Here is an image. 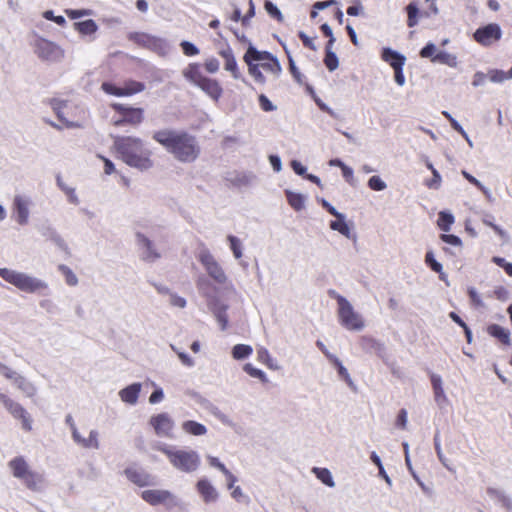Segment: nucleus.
<instances>
[{
    "label": "nucleus",
    "instance_id": "f257e3e1",
    "mask_svg": "<svg viewBox=\"0 0 512 512\" xmlns=\"http://www.w3.org/2000/svg\"><path fill=\"white\" fill-rule=\"evenodd\" d=\"M152 138L182 163L194 162L201 152L196 137L185 131L163 129L154 132Z\"/></svg>",
    "mask_w": 512,
    "mask_h": 512
},
{
    "label": "nucleus",
    "instance_id": "f03ea898",
    "mask_svg": "<svg viewBox=\"0 0 512 512\" xmlns=\"http://www.w3.org/2000/svg\"><path fill=\"white\" fill-rule=\"evenodd\" d=\"M113 145L122 161L128 166L140 171H146L153 167L152 151L141 138L115 136Z\"/></svg>",
    "mask_w": 512,
    "mask_h": 512
},
{
    "label": "nucleus",
    "instance_id": "7ed1b4c3",
    "mask_svg": "<svg viewBox=\"0 0 512 512\" xmlns=\"http://www.w3.org/2000/svg\"><path fill=\"white\" fill-rule=\"evenodd\" d=\"M156 449L162 452L168 459L171 466L179 472L192 474L201 465L199 453L190 448H178L164 443L158 444Z\"/></svg>",
    "mask_w": 512,
    "mask_h": 512
},
{
    "label": "nucleus",
    "instance_id": "20e7f679",
    "mask_svg": "<svg viewBox=\"0 0 512 512\" xmlns=\"http://www.w3.org/2000/svg\"><path fill=\"white\" fill-rule=\"evenodd\" d=\"M0 277L25 293H46L49 289L44 280L9 268H0Z\"/></svg>",
    "mask_w": 512,
    "mask_h": 512
},
{
    "label": "nucleus",
    "instance_id": "39448f33",
    "mask_svg": "<svg viewBox=\"0 0 512 512\" xmlns=\"http://www.w3.org/2000/svg\"><path fill=\"white\" fill-rule=\"evenodd\" d=\"M13 477L21 481L28 489L40 491L45 486L42 474L31 469L28 462L22 456L11 459L7 464Z\"/></svg>",
    "mask_w": 512,
    "mask_h": 512
},
{
    "label": "nucleus",
    "instance_id": "423d86ee",
    "mask_svg": "<svg viewBox=\"0 0 512 512\" xmlns=\"http://www.w3.org/2000/svg\"><path fill=\"white\" fill-rule=\"evenodd\" d=\"M333 297L337 301V319L339 324L348 331H362L366 327L363 315L356 311L351 302L344 296L333 292Z\"/></svg>",
    "mask_w": 512,
    "mask_h": 512
},
{
    "label": "nucleus",
    "instance_id": "0eeeda50",
    "mask_svg": "<svg viewBox=\"0 0 512 512\" xmlns=\"http://www.w3.org/2000/svg\"><path fill=\"white\" fill-rule=\"evenodd\" d=\"M197 258L211 279L221 285L227 282L228 277L224 269L208 248H200Z\"/></svg>",
    "mask_w": 512,
    "mask_h": 512
},
{
    "label": "nucleus",
    "instance_id": "6e6552de",
    "mask_svg": "<svg viewBox=\"0 0 512 512\" xmlns=\"http://www.w3.org/2000/svg\"><path fill=\"white\" fill-rule=\"evenodd\" d=\"M34 52L43 61L60 62L64 58V50L55 42L37 37L34 41Z\"/></svg>",
    "mask_w": 512,
    "mask_h": 512
},
{
    "label": "nucleus",
    "instance_id": "1a4fd4ad",
    "mask_svg": "<svg viewBox=\"0 0 512 512\" xmlns=\"http://www.w3.org/2000/svg\"><path fill=\"white\" fill-rule=\"evenodd\" d=\"M0 403L14 419L21 422L22 429L25 431H30L32 429V418L20 403L14 401L3 393H0Z\"/></svg>",
    "mask_w": 512,
    "mask_h": 512
},
{
    "label": "nucleus",
    "instance_id": "9d476101",
    "mask_svg": "<svg viewBox=\"0 0 512 512\" xmlns=\"http://www.w3.org/2000/svg\"><path fill=\"white\" fill-rule=\"evenodd\" d=\"M32 206L33 200L31 196L24 193L14 195L12 210L17 224L25 226L29 223Z\"/></svg>",
    "mask_w": 512,
    "mask_h": 512
},
{
    "label": "nucleus",
    "instance_id": "9b49d317",
    "mask_svg": "<svg viewBox=\"0 0 512 512\" xmlns=\"http://www.w3.org/2000/svg\"><path fill=\"white\" fill-rule=\"evenodd\" d=\"M141 498L152 506L165 505L171 508L178 505L177 497L165 489L144 490L141 492Z\"/></svg>",
    "mask_w": 512,
    "mask_h": 512
},
{
    "label": "nucleus",
    "instance_id": "f8f14e48",
    "mask_svg": "<svg viewBox=\"0 0 512 512\" xmlns=\"http://www.w3.org/2000/svg\"><path fill=\"white\" fill-rule=\"evenodd\" d=\"M102 89L107 94L114 95L117 97H124L132 96L134 94L144 91L145 84L135 80H128L124 82L122 87H117L112 83L104 82L102 84Z\"/></svg>",
    "mask_w": 512,
    "mask_h": 512
},
{
    "label": "nucleus",
    "instance_id": "ddd939ff",
    "mask_svg": "<svg viewBox=\"0 0 512 512\" xmlns=\"http://www.w3.org/2000/svg\"><path fill=\"white\" fill-rule=\"evenodd\" d=\"M502 37L501 27L496 23H490L478 28L474 34V40L482 46L488 47Z\"/></svg>",
    "mask_w": 512,
    "mask_h": 512
},
{
    "label": "nucleus",
    "instance_id": "4468645a",
    "mask_svg": "<svg viewBox=\"0 0 512 512\" xmlns=\"http://www.w3.org/2000/svg\"><path fill=\"white\" fill-rule=\"evenodd\" d=\"M150 426L159 437L172 438L175 427L174 420L168 413H159L149 420Z\"/></svg>",
    "mask_w": 512,
    "mask_h": 512
},
{
    "label": "nucleus",
    "instance_id": "2eb2a0df",
    "mask_svg": "<svg viewBox=\"0 0 512 512\" xmlns=\"http://www.w3.org/2000/svg\"><path fill=\"white\" fill-rule=\"evenodd\" d=\"M113 108L121 114V118L114 120V125L119 127L125 123L139 125L143 120V110L141 108L127 107L122 104H113Z\"/></svg>",
    "mask_w": 512,
    "mask_h": 512
},
{
    "label": "nucleus",
    "instance_id": "dca6fc26",
    "mask_svg": "<svg viewBox=\"0 0 512 512\" xmlns=\"http://www.w3.org/2000/svg\"><path fill=\"white\" fill-rule=\"evenodd\" d=\"M124 474L129 481L134 483L139 487H145L155 484V478L144 471L143 469H138L134 467H129L124 470Z\"/></svg>",
    "mask_w": 512,
    "mask_h": 512
},
{
    "label": "nucleus",
    "instance_id": "f3484780",
    "mask_svg": "<svg viewBox=\"0 0 512 512\" xmlns=\"http://www.w3.org/2000/svg\"><path fill=\"white\" fill-rule=\"evenodd\" d=\"M196 489L204 503L210 504L218 500L219 493L208 479H199L196 483Z\"/></svg>",
    "mask_w": 512,
    "mask_h": 512
},
{
    "label": "nucleus",
    "instance_id": "a211bd4d",
    "mask_svg": "<svg viewBox=\"0 0 512 512\" xmlns=\"http://www.w3.org/2000/svg\"><path fill=\"white\" fill-rule=\"evenodd\" d=\"M218 54L223 58L224 60V68L226 71L230 72L232 77L234 79H240L241 74L238 69V64L235 59L233 50L229 45H226L225 47L221 48L218 51Z\"/></svg>",
    "mask_w": 512,
    "mask_h": 512
},
{
    "label": "nucleus",
    "instance_id": "6ab92c4d",
    "mask_svg": "<svg viewBox=\"0 0 512 512\" xmlns=\"http://www.w3.org/2000/svg\"><path fill=\"white\" fill-rule=\"evenodd\" d=\"M129 39L139 45L148 46V47H159L162 49L168 48V44L165 40H162L160 38H156L153 36H150L145 33H131L129 35Z\"/></svg>",
    "mask_w": 512,
    "mask_h": 512
},
{
    "label": "nucleus",
    "instance_id": "aec40b11",
    "mask_svg": "<svg viewBox=\"0 0 512 512\" xmlns=\"http://www.w3.org/2000/svg\"><path fill=\"white\" fill-rule=\"evenodd\" d=\"M142 389L141 383H132L127 387L121 389L118 393L122 402L134 406L138 402L139 394Z\"/></svg>",
    "mask_w": 512,
    "mask_h": 512
},
{
    "label": "nucleus",
    "instance_id": "412c9836",
    "mask_svg": "<svg viewBox=\"0 0 512 512\" xmlns=\"http://www.w3.org/2000/svg\"><path fill=\"white\" fill-rule=\"evenodd\" d=\"M72 439L78 446L85 449L97 450L100 448L99 432L96 429L90 430L87 438L83 437L80 432H78Z\"/></svg>",
    "mask_w": 512,
    "mask_h": 512
},
{
    "label": "nucleus",
    "instance_id": "4be33fe9",
    "mask_svg": "<svg viewBox=\"0 0 512 512\" xmlns=\"http://www.w3.org/2000/svg\"><path fill=\"white\" fill-rule=\"evenodd\" d=\"M336 220L330 222L329 226L332 230L339 232L347 239H356L355 233L352 232L351 228L346 222V216L343 213H338L334 216Z\"/></svg>",
    "mask_w": 512,
    "mask_h": 512
},
{
    "label": "nucleus",
    "instance_id": "5701e85b",
    "mask_svg": "<svg viewBox=\"0 0 512 512\" xmlns=\"http://www.w3.org/2000/svg\"><path fill=\"white\" fill-rule=\"evenodd\" d=\"M197 87H199L203 92H205L215 101L221 97L223 92L222 87L217 80L208 78L206 76L202 79Z\"/></svg>",
    "mask_w": 512,
    "mask_h": 512
},
{
    "label": "nucleus",
    "instance_id": "b1692460",
    "mask_svg": "<svg viewBox=\"0 0 512 512\" xmlns=\"http://www.w3.org/2000/svg\"><path fill=\"white\" fill-rule=\"evenodd\" d=\"M73 28L82 36L89 37V41H93L95 39V34L98 31V25L92 19L75 22L73 24Z\"/></svg>",
    "mask_w": 512,
    "mask_h": 512
},
{
    "label": "nucleus",
    "instance_id": "393cba45",
    "mask_svg": "<svg viewBox=\"0 0 512 512\" xmlns=\"http://www.w3.org/2000/svg\"><path fill=\"white\" fill-rule=\"evenodd\" d=\"M381 58L387 62L393 69L403 67L406 62V57L391 48H383Z\"/></svg>",
    "mask_w": 512,
    "mask_h": 512
},
{
    "label": "nucleus",
    "instance_id": "a878e982",
    "mask_svg": "<svg viewBox=\"0 0 512 512\" xmlns=\"http://www.w3.org/2000/svg\"><path fill=\"white\" fill-rule=\"evenodd\" d=\"M431 383L434 390L435 402L440 408H443L448 403V399L443 389L442 379L439 375L433 374L431 376Z\"/></svg>",
    "mask_w": 512,
    "mask_h": 512
},
{
    "label": "nucleus",
    "instance_id": "bb28decb",
    "mask_svg": "<svg viewBox=\"0 0 512 512\" xmlns=\"http://www.w3.org/2000/svg\"><path fill=\"white\" fill-rule=\"evenodd\" d=\"M211 310H212L214 317L216 318V321L218 322V324L220 326V329L222 331L226 330L228 327V316H227L228 305L221 303L220 301H215Z\"/></svg>",
    "mask_w": 512,
    "mask_h": 512
},
{
    "label": "nucleus",
    "instance_id": "cd10ccee",
    "mask_svg": "<svg viewBox=\"0 0 512 512\" xmlns=\"http://www.w3.org/2000/svg\"><path fill=\"white\" fill-rule=\"evenodd\" d=\"M139 244L141 245L143 252V259L149 262H153L160 257L159 253L154 248L153 243L144 235H138Z\"/></svg>",
    "mask_w": 512,
    "mask_h": 512
},
{
    "label": "nucleus",
    "instance_id": "c85d7f7f",
    "mask_svg": "<svg viewBox=\"0 0 512 512\" xmlns=\"http://www.w3.org/2000/svg\"><path fill=\"white\" fill-rule=\"evenodd\" d=\"M183 76L186 80L195 86H198L202 79L205 77L199 70V65L196 63L189 64L183 70Z\"/></svg>",
    "mask_w": 512,
    "mask_h": 512
},
{
    "label": "nucleus",
    "instance_id": "c756f323",
    "mask_svg": "<svg viewBox=\"0 0 512 512\" xmlns=\"http://www.w3.org/2000/svg\"><path fill=\"white\" fill-rule=\"evenodd\" d=\"M12 383L27 397H33L37 392L34 384L20 374Z\"/></svg>",
    "mask_w": 512,
    "mask_h": 512
},
{
    "label": "nucleus",
    "instance_id": "7c9ffc66",
    "mask_svg": "<svg viewBox=\"0 0 512 512\" xmlns=\"http://www.w3.org/2000/svg\"><path fill=\"white\" fill-rule=\"evenodd\" d=\"M181 427L185 433L193 436H202L207 433L206 426L193 420L184 421Z\"/></svg>",
    "mask_w": 512,
    "mask_h": 512
},
{
    "label": "nucleus",
    "instance_id": "2f4dec72",
    "mask_svg": "<svg viewBox=\"0 0 512 512\" xmlns=\"http://www.w3.org/2000/svg\"><path fill=\"white\" fill-rule=\"evenodd\" d=\"M432 62L445 64L451 68H456L458 66L457 56L446 51H439L432 57Z\"/></svg>",
    "mask_w": 512,
    "mask_h": 512
},
{
    "label": "nucleus",
    "instance_id": "473e14b6",
    "mask_svg": "<svg viewBox=\"0 0 512 512\" xmlns=\"http://www.w3.org/2000/svg\"><path fill=\"white\" fill-rule=\"evenodd\" d=\"M285 195L289 205L293 209L300 211L304 208L306 199L304 195L300 193H295L291 190H285Z\"/></svg>",
    "mask_w": 512,
    "mask_h": 512
},
{
    "label": "nucleus",
    "instance_id": "72a5a7b5",
    "mask_svg": "<svg viewBox=\"0 0 512 512\" xmlns=\"http://www.w3.org/2000/svg\"><path fill=\"white\" fill-rule=\"evenodd\" d=\"M488 333L504 344L508 345L510 343V332L497 324L490 325L488 327Z\"/></svg>",
    "mask_w": 512,
    "mask_h": 512
},
{
    "label": "nucleus",
    "instance_id": "f704fd0d",
    "mask_svg": "<svg viewBox=\"0 0 512 512\" xmlns=\"http://www.w3.org/2000/svg\"><path fill=\"white\" fill-rule=\"evenodd\" d=\"M253 348L247 344H236L231 350V355L235 360H244L251 356Z\"/></svg>",
    "mask_w": 512,
    "mask_h": 512
},
{
    "label": "nucleus",
    "instance_id": "c9c22d12",
    "mask_svg": "<svg viewBox=\"0 0 512 512\" xmlns=\"http://www.w3.org/2000/svg\"><path fill=\"white\" fill-rule=\"evenodd\" d=\"M425 263L436 273H439V278L441 280L446 279V274L443 272L442 265L436 261L434 254L432 251H428L425 255Z\"/></svg>",
    "mask_w": 512,
    "mask_h": 512
},
{
    "label": "nucleus",
    "instance_id": "e433bc0d",
    "mask_svg": "<svg viewBox=\"0 0 512 512\" xmlns=\"http://www.w3.org/2000/svg\"><path fill=\"white\" fill-rule=\"evenodd\" d=\"M58 271L64 276L67 285L74 287L78 284V278L70 267L65 264L58 266Z\"/></svg>",
    "mask_w": 512,
    "mask_h": 512
},
{
    "label": "nucleus",
    "instance_id": "4c0bfd02",
    "mask_svg": "<svg viewBox=\"0 0 512 512\" xmlns=\"http://www.w3.org/2000/svg\"><path fill=\"white\" fill-rule=\"evenodd\" d=\"M454 223V216L446 211H441L439 213V218L437 221L438 227L444 231L448 232L451 229V225Z\"/></svg>",
    "mask_w": 512,
    "mask_h": 512
},
{
    "label": "nucleus",
    "instance_id": "58836bf2",
    "mask_svg": "<svg viewBox=\"0 0 512 512\" xmlns=\"http://www.w3.org/2000/svg\"><path fill=\"white\" fill-rule=\"evenodd\" d=\"M313 472L316 477L328 487H334L335 482L333 480L331 472L326 468H313Z\"/></svg>",
    "mask_w": 512,
    "mask_h": 512
},
{
    "label": "nucleus",
    "instance_id": "ea45409f",
    "mask_svg": "<svg viewBox=\"0 0 512 512\" xmlns=\"http://www.w3.org/2000/svg\"><path fill=\"white\" fill-rule=\"evenodd\" d=\"M243 370L250 377L256 378V379L260 380L262 383L268 382V377H267L266 373L264 371H262L261 369L254 367L251 363H246L243 366Z\"/></svg>",
    "mask_w": 512,
    "mask_h": 512
},
{
    "label": "nucleus",
    "instance_id": "a19ab883",
    "mask_svg": "<svg viewBox=\"0 0 512 512\" xmlns=\"http://www.w3.org/2000/svg\"><path fill=\"white\" fill-rule=\"evenodd\" d=\"M227 241L229 242V246L233 253L234 258L240 259L243 255V246L241 240L236 236L229 235L227 237Z\"/></svg>",
    "mask_w": 512,
    "mask_h": 512
},
{
    "label": "nucleus",
    "instance_id": "79ce46f5",
    "mask_svg": "<svg viewBox=\"0 0 512 512\" xmlns=\"http://www.w3.org/2000/svg\"><path fill=\"white\" fill-rule=\"evenodd\" d=\"M257 359L261 363L266 364L269 369H272V370L278 369V366L274 364V361H273L269 351L264 347H260L257 350Z\"/></svg>",
    "mask_w": 512,
    "mask_h": 512
},
{
    "label": "nucleus",
    "instance_id": "37998d69",
    "mask_svg": "<svg viewBox=\"0 0 512 512\" xmlns=\"http://www.w3.org/2000/svg\"><path fill=\"white\" fill-rule=\"evenodd\" d=\"M170 347L177 354L182 365H184L185 367H188V368H192L195 366V360L189 354L180 350L179 348H177L174 345H170Z\"/></svg>",
    "mask_w": 512,
    "mask_h": 512
},
{
    "label": "nucleus",
    "instance_id": "c03bdc74",
    "mask_svg": "<svg viewBox=\"0 0 512 512\" xmlns=\"http://www.w3.org/2000/svg\"><path fill=\"white\" fill-rule=\"evenodd\" d=\"M57 184H58L59 188L66 194L68 201L71 204H74V205L79 204V202H80L79 198H78L76 191L73 187H69V186L63 184L59 178L57 179Z\"/></svg>",
    "mask_w": 512,
    "mask_h": 512
},
{
    "label": "nucleus",
    "instance_id": "a18cd8bd",
    "mask_svg": "<svg viewBox=\"0 0 512 512\" xmlns=\"http://www.w3.org/2000/svg\"><path fill=\"white\" fill-rule=\"evenodd\" d=\"M260 66L265 71L271 72L275 76H278L282 70L279 61L274 56L268 61L261 63Z\"/></svg>",
    "mask_w": 512,
    "mask_h": 512
},
{
    "label": "nucleus",
    "instance_id": "49530a36",
    "mask_svg": "<svg viewBox=\"0 0 512 512\" xmlns=\"http://www.w3.org/2000/svg\"><path fill=\"white\" fill-rule=\"evenodd\" d=\"M492 220H493V217H492L491 215H486V216L482 219V221H483V223H484L485 225H487V226L491 227V228L494 230V232H495L497 235H499V237H500L501 239H503L504 241H507V240H508V233H507L505 230H503L500 226H498V225L494 224Z\"/></svg>",
    "mask_w": 512,
    "mask_h": 512
},
{
    "label": "nucleus",
    "instance_id": "de8ad7c7",
    "mask_svg": "<svg viewBox=\"0 0 512 512\" xmlns=\"http://www.w3.org/2000/svg\"><path fill=\"white\" fill-rule=\"evenodd\" d=\"M489 80L493 83H503L505 80L508 79L507 72L499 69H490L487 73Z\"/></svg>",
    "mask_w": 512,
    "mask_h": 512
},
{
    "label": "nucleus",
    "instance_id": "09e8293b",
    "mask_svg": "<svg viewBox=\"0 0 512 512\" xmlns=\"http://www.w3.org/2000/svg\"><path fill=\"white\" fill-rule=\"evenodd\" d=\"M56 248L60 251L69 254V246L63 236L57 232L54 236L49 240Z\"/></svg>",
    "mask_w": 512,
    "mask_h": 512
},
{
    "label": "nucleus",
    "instance_id": "8fccbe9b",
    "mask_svg": "<svg viewBox=\"0 0 512 512\" xmlns=\"http://www.w3.org/2000/svg\"><path fill=\"white\" fill-rule=\"evenodd\" d=\"M65 13L72 20H76L85 16H91L94 14L93 10L91 9H66Z\"/></svg>",
    "mask_w": 512,
    "mask_h": 512
},
{
    "label": "nucleus",
    "instance_id": "3c124183",
    "mask_svg": "<svg viewBox=\"0 0 512 512\" xmlns=\"http://www.w3.org/2000/svg\"><path fill=\"white\" fill-rule=\"evenodd\" d=\"M324 63L329 71L336 70L339 65L337 55L332 50H328L324 58Z\"/></svg>",
    "mask_w": 512,
    "mask_h": 512
},
{
    "label": "nucleus",
    "instance_id": "603ef678",
    "mask_svg": "<svg viewBox=\"0 0 512 512\" xmlns=\"http://www.w3.org/2000/svg\"><path fill=\"white\" fill-rule=\"evenodd\" d=\"M266 12L273 18L277 19L278 21L282 22L284 17L281 13V11L278 9V7L272 3L271 1H266L264 4Z\"/></svg>",
    "mask_w": 512,
    "mask_h": 512
},
{
    "label": "nucleus",
    "instance_id": "864d4df0",
    "mask_svg": "<svg viewBox=\"0 0 512 512\" xmlns=\"http://www.w3.org/2000/svg\"><path fill=\"white\" fill-rule=\"evenodd\" d=\"M151 385L155 389L149 397V403L152 405H155V404H158L163 401L164 392H163V389L161 387L157 386V384L155 382H152Z\"/></svg>",
    "mask_w": 512,
    "mask_h": 512
},
{
    "label": "nucleus",
    "instance_id": "5fc2aeb1",
    "mask_svg": "<svg viewBox=\"0 0 512 512\" xmlns=\"http://www.w3.org/2000/svg\"><path fill=\"white\" fill-rule=\"evenodd\" d=\"M260 56V51H258L253 45L249 44V47L243 57L245 63L247 65L254 64V61H257Z\"/></svg>",
    "mask_w": 512,
    "mask_h": 512
},
{
    "label": "nucleus",
    "instance_id": "6e6d98bb",
    "mask_svg": "<svg viewBox=\"0 0 512 512\" xmlns=\"http://www.w3.org/2000/svg\"><path fill=\"white\" fill-rule=\"evenodd\" d=\"M368 187L374 191H383L387 188V184L379 176H372L368 180Z\"/></svg>",
    "mask_w": 512,
    "mask_h": 512
},
{
    "label": "nucleus",
    "instance_id": "4d7b16f0",
    "mask_svg": "<svg viewBox=\"0 0 512 512\" xmlns=\"http://www.w3.org/2000/svg\"><path fill=\"white\" fill-rule=\"evenodd\" d=\"M260 67L261 66L258 64H250L248 65V72L256 82L263 84L265 82V77L260 71Z\"/></svg>",
    "mask_w": 512,
    "mask_h": 512
},
{
    "label": "nucleus",
    "instance_id": "13d9d810",
    "mask_svg": "<svg viewBox=\"0 0 512 512\" xmlns=\"http://www.w3.org/2000/svg\"><path fill=\"white\" fill-rule=\"evenodd\" d=\"M408 26L413 27L417 24L418 7L414 3L407 6Z\"/></svg>",
    "mask_w": 512,
    "mask_h": 512
},
{
    "label": "nucleus",
    "instance_id": "bf43d9fd",
    "mask_svg": "<svg viewBox=\"0 0 512 512\" xmlns=\"http://www.w3.org/2000/svg\"><path fill=\"white\" fill-rule=\"evenodd\" d=\"M231 490V497L235 499L238 502H249V497L243 492L242 488L240 486H236Z\"/></svg>",
    "mask_w": 512,
    "mask_h": 512
},
{
    "label": "nucleus",
    "instance_id": "052dcab7",
    "mask_svg": "<svg viewBox=\"0 0 512 512\" xmlns=\"http://www.w3.org/2000/svg\"><path fill=\"white\" fill-rule=\"evenodd\" d=\"M180 46L186 56H195L199 53V49L189 41H182Z\"/></svg>",
    "mask_w": 512,
    "mask_h": 512
},
{
    "label": "nucleus",
    "instance_id": "680f3d73",
    "mask_svg": "<svg viewBox=\"0 0 512 512\" xmlns=\"http://www.w3.org/2000/svg\"><path fill=\"white\" fill-rule=\"evenodd\" d=\"M204 66L207 72L214 74L218 72L220 63L215 57H210L205 60Z\"/></svg>",
    "mask_w": 512,
    "mask_h": 512
},
{
    "label": "nucleus",
    "instance_id": "e2e57ef3",
    "mask_svg": "<svg viewBox=\"0 0 512 512\" xmlns=\"http://www.w3.org/2000/svg\"><path fill=\"white\" fill-rule=\"evenodd\" d=\"M492 261L497 266L503 268L509 276H512V263L507 262L504 258L498 256L493 257Z\"/></svg>",
    "mask_w": 512,
    "mask_h": 512
},
{
    "label": "nucleus",
    "instance_id": "0e129e2a",
    "mask_svg": "<svg viewBox=\"0 0 512 512\" xmlns=\"http://www.w3.org/2000/svg\"><path fill=\"white\" fill-rule=\"evenodd\" d=\"M261 109L265 112L276 110V106L264 95L261 94L258 98Z\"/></svg>",
    "mask_w": 512,
    "mask_h": 512
},
{
    "label": "nucleus",
    "instance_id": "69168bd1",
    "mask_svg": "<svg viewBox=\"0 0 512 512\" xmlns=\"http://www.w3.org/2000/svg\"><path fill=\"white\" fill-rule=\"evenodd\" d=\"M440 239L452 246H461L462 244L461 239L458 236L452 234H441Z\"/></svg>",
    "mask_w": 512,
    "mask_h": 512
},
{
    "label": "nucleus",
    "instance_id": "338daca9",
    "mask_svg": "<svg viewBox=\"0 0 512 512\" xmlns=\"http://www.w3.org/2000/svg\"><path fill=\"white\" fill-rule=\"evenodd\" d=\"M436 54V46L433 43H428L424 46L420 51V56L422 58H431Z\"/></svg>",
    "mask_w": 512,
    "mask_h": 512
},
{
    "label": "nucleus",
    "instance_id": "774afa93",
    "mask_svg": "<svg viewBox=\"0 0 512 512\" xmlns=\"http://www.w3.org/2000/svg\"><path fill=\"white\" fill-rule=\"evenodd\" d=\"M68 106V102L67 101H61L59 102L55 107V111L58 115V117L62 120V121H66L68 122V119H67V113L65 112V109L67 108Z\"/></svg>",
    "mask_w": 512,
    "mask_h": 512
}]
</instances>
